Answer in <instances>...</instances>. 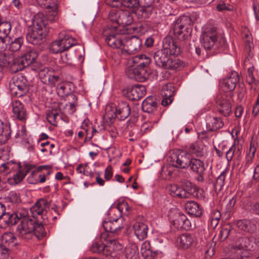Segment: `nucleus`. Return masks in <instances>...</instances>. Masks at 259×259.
I'll return each instance as SVG.
<instances>
[{
	"label": "nucleus",
	"mask_w": 259,
	"mask_h": 259,
	"mask_svg": "<svg viewBox=\"0 0 259 259\" xmlns=\"http://www.w3.org/2000/svg\"><path fill=\"white\" fill-rule=\"evenodd\" d=\"M49 205L47 200L41 198L31 207L30 212L33 218H24L17 228L16 234L20 239L27 241L32 238L35 226L37 222L39 221V218L45 223H48L46 213Z\"/></svg>",
	"instance_id": "nucleus-1"
},
{
	"label": "nucleus",
	"mask_w": 259,
	"mask_h": 259,
	"mask_svg": "<svg viewBox=\"0 0 259 259\" xmlns=\"http://www.w3.org/2000/svg\"><path fill=\"white\" fill-rule=\"evenodd\" d=\"M49 27L44 14L38 13L34 16L32 25L27 30L26 39L33 45H41L48 34Z\"/></svg>",
	"instance_id": "nucleus-2"
},
{
	"label": "nucleus",
	"mask_w": 259,
	"mask_h": 259,
	"mask_svg": "<svg viewBox=\"0 0 259 259\" xmlns=\"http://www.w3.org/2000/svg\"><path fill=\"white\" fill-rule=\"evenodd\" d=\"M133 62L137 64V66L128 69L126 71L128 77L140 82L145 81L148 77L147 69L151 59L145 55H140L134 57Z\"/></svg>",
	"instance_id": "nucleus-3"
},
{
	"label": "nucleus",
	"mask_w": 259,
	"mask_h": 259,
	"mask_svg": "<svg viewBox=\"0 0 259 259\" xmlns=\"http://www.w3.org/2000/svg\"><path fill=\"white\" fill-rule=\"evenodd\" d=\"M76 44V40L66 35L65 31L59 34L58 39L53 41L50 46L51 51L54 54L62 53Z\"/></svg>",
	"instance_id": "nucleus-4"
},
{
	"label": "nucleus",
	"mask_w": 259,
	"mask_h": 259,
	"mask_svg": "<svg viewBox=\"0 0 259 259\" xmlns=\"http://www.w3.org/2000/svg\"><path fill=\"white\" fill-rule=\"evenodd\" d=\"M38 55L34 50H29L24 55L17 59L14 58L12 62L11 71L16 73L23 70L25 67L31 64L37 58Z\"/></svg>",
	"instance_id": "nucleus-5"
},
{
	"label": "nucleus",
	"mask_w": 259,
	"mask_h": 259,
	"mask_svg": "<svg viewBox=\"0 0 259 259\" xmlns=\"http://www.w3.org/2000/svg\"><path fill=\"white\" fill-rule=\"evenodd\" d=\"M187 19L189 18L183 17L178 19L174 26V34L181 40L187 39L191 33L192 29L187 27L183 23Z\"/></svg>",
	"instance_id": "nucleus-6"
},
{
	"label": "nucleus",
	"mask_w": 259,
	"mask_h": 259,
	"mask_svg": "<svg viewBox=\"0 0 259 259\" xmlns=\"http://www.w3.org/2000/svg\"><path fill=\"white\" fill-rule=\"evenodd\" d=\"M217 40V28L214 27L206 28L201 36V43L205 49L209 50Z\"/></svg>",
	"instance_id": "nucleus-7"
},
{
	"label": "nucleus",
	"mask_w": 259,
	"mask_h": 259,
	"mask_svg": "<svg viewBox=\"0 0 259 259\" xmlns=\"http://www.w3.org/2000/svg\"><path fill=\"white\" fill-rule=\"evenodd\" d=\"M171 165L179 168L189 167L191 158L186 151H180L175 152L171 156Z\"/></svg>",
	"instance_id": "nucleus-8"
},
{
	"label": "nucleus",
	"mask_w": 259,
	"mask_h": 259,
	"mask_svg": "<svg viewBox=\"0 0 259 259\" xmlns=\"http://www.w3.org/2000/svg\"><path fill=\"white\" fill-rule=\"evenodd\" d=\"M133 225V229L135 235L140 240H143L147 237L148 226L145 223V220L143 216H137Z\"/></svg>",
	"instance_id": "nucleus-9"
},
{
	"label": "nucleus",
	"mask_w": 259,
	"mask_h": 259,
	"mask_svg": "<svg viewBox=\"0 0 259 259\" xmlns=\"http://www.w3.org/2000/svg\"><path fill=\"white\" fill-rule=\"evenodd\" d=\"M142 46L141 40L136 36H127L124 38L123 50L129 54H135L139 51Z\"/></svg>",
	"instance_id": "nucleus-10"
},
{
	"label": "nucleus",
	"mask_w": 259,
	"mask_h": 259,
	"mask_svg": "<svg viewBox=\"0 0 259 259\" xmlns=\"http://www.w3.org/2000/svg\"><path fill=\"white\" fill-rule=\"evenodd\" d=\"M216 107L219 113L225 116H229L232 112L231 104L227 99L225 94L217 96Z\"/></svg>",
	"instance_id": "nucleus-11"
},
{
	"label": "nucleus",
	"mask_w": 259,
	"mask_h": 259,
	"mask_svg": "<svg viewBox=\"0 0 259 259\" xmlns=\"http://www.w3.org/2000/svg\"><path fill=\"white\" fill-rule=\"evenodd\" d=\"M162 43V49L167 52L170 56H178L181 54L182 52L181 48L171 36H166L163 39Z\"/></svg>",
	"instance_id": "nucleus-12"
},
{
	"label": "nucleus",
	"mask_w": 259,
	"mask_h": 259,
	"mask_svg": "<svg viewBox=\"0 0 259 259\" xmlns=\"http://www.w3.org/2000/svg\"><path fill=\"white\" fill-rule=\"evenodd\" d=\"M123 218L121 217L113 220L104 221L103 226L107 233H116L124 228Z\"/></svg>",
	"instance_id": "nucleus-13"
},
{
	"label": "nucleus",
	"mask_w": 259,
	"mask_h": 259,
	"mask_svg": "<svg viewBox=\"0 0 259 259\" xmlns=\"http://www.w3.org/2000/svg\"><path fill=\"white\" fill-rule=\"evenodd\" d=\"M193 172L198 175L196 180L199 182L204 181V174L205 167L203 161L197 158H191L189 167Z\"/></svg>",
	"instance_id": "nucleus-14"
},
{
	"label": "nucleus",
	"mask_w": 259,
	"mask_h": 259,
	"mask_svg": "<svg viewBox=\"0 0 259 259\" xmlns=\"http://www.w3.org/2000/svg\"><path fill=\"white\" fill-rule=\"evenodd\" d=\"M171 222L173 226L177 230H189L191 228L190 221L185 214L180 212L175 213Z\"/></svg>",
	"instance_id": "nucleus-15"
},
{
	"label": "nucleus",
	"mask_w": 259,
	"mask_h": 259,
	"mask_svg": "<svg viewBox=\"0 0 259 259\" xmlns=\"http://www.w3.org/2000/svg\"><path fill=\"white\" fill-rule=\"evenodd\" d=\"M146 88L141 84H136L127 89L126 96L131 101H138L146 94Z\"/></svg>",
	"instance_id": "nucleus-16"
},
{
	"label": "nucleus",
	"mask_w": 259,
	"mask_h": 259,
	"mask_svg": "<svg viewBox=\"0 0 259 259\" xmlns=\"http://www.w3.org/2000/svg\"><path fill=\"white\" fill-rule=\"evenodd\" d=\"M12 106L14 117L21 121H26L27 113L22 103L18 100H15L13 102Z\"/></svg>",
	"instance_id": "nucleus-17"
},
{
	"label": "nucleus",
	"mask_w": 259,
	"mask_h": 259,
	"mask_svg": "<svg viewBox=\"0 0 259 259\" xmlns=\"http://www.w3.org/2000/svg\"><path fill=\"white\" fill-rule=\"evenodd\" d=\"M0 48V71L3 67H9L11 70L12 62L14 61V55L5 48V45L2 44Z\"/></svg>",
	"instance_id": "nucleus-18"
},
{
	"label": "nucleus",
	"mask_w": 259,
	"mask_h": 259,
	"mask_svg": "<svg viewBox=\"0 0 259 259\" xmlns=\"http://www.w3.org/2000/svg\"><path fill=\"white\" fill-rule=\"evenodd\" d=\"M239 81V77L238 73L233 72L229 77L223 80L221 82L222 88L225 92H231L235 89Z\"/></svg>",
	"instance_id": "nucleus-19"
},
{
	"label": "nucleus",
	"mask_w": 259,
	"mask_h": 259,
	"mask_svg": "<svg viewBox=\"0 0 259 259\" xmlns=\"http://www.w3.org/2000/svg\"><path fill=\"white\" fill-rule=\"evenodd\" d=\"M101 238L102 240H105L108 243L107 247H109V250L111 251V253L108 254V257H113L116 255V252L121 250L122 248V245L116 240L110 239L108 234H102Z\"/></svg>",
	"instance_id": "nucleus-20"
},
{
	"label": "nucleus",
	"mask_w": 259,
	"mask_h": 259,
	"mask_svg": "<svg viewBox=\"0 0 259 259\" xmlns=\"http://www.w3.org/2000/svg\"><path fill=\"white\" fill-rule=\"evenodd\" d=\"M106 4L112 7L119 8L121 6L136 9L138 8V0H105Z\"/></svg>",
	"instance_id": "nucleus-21"
},
{
	"label": "nucleus",
	"mask_w": 259,
	"mask_h": 259,
	"mask_svg": "<svg viewBox=\"0 0 259 259\" xmlns=\"http://www.w3.org/2000/svg\"><path fill=\"white\" fill-rule=\"evenodd\" d=\"M11 28V24L9 22H3L0 24V45L3 46L2 44L5 45L6 49H7V43L10 42V37L9 35Z\"/></svg>",
	"instance_id": "nucleus-22"
},
{
	"label": "nucleus",
	"mask_w": 259,
	"mask_h": 259,
	"mask_svg": "<svg viewBox=\"0 0 259 259\" xmlns=\"http://www.w3.org/2000/svg\"><path fill=\"white\" fill-rule=\"evenodd\" d=\"M120 34L112 33L107 36L105 41L107 45L113 49H123L124 39H122Z\"/></svg>",
	"instance_id": "nucleus-23"
},
{
	"label": "nucleus",
	"mask_w": 259,
	"mask_h": 259,
	"mask_svg": "<svg viewBox=\"0 0 259 259\" xmlns=\"http://www.w3.org/2000/svg\"><path fill=\"white\" fill-rule=\"evenodd\" d=\"M130 112L131 110L128 104L126 102H121L116 107L115 114L116 118L121 120H124L128 117Z\"/></svg>",
	"instance_id": "nucleus-24"
},
{
	"label": "nucleus",
	"mask_w": 259,
	"mask_h": 259,
	"mask_svg": "<svg viewBox=\"0 0 259 259\" xmlns=\"http://www.w3.org/2000/svg\"><path fill=\"white\" fill-rule=\"evenodd\" d=\"M170 56L168 54L167 52L162 49L158 50L153 54V59L157 66L163 67Z\"/></svg>",
	"instance_id": "nucleus-25"
},
{
	"label": "nucleus",
	"mask_w": 259,
	"mask_h": 259,
	"mask_svg": "<svg viewBox=\"0 0 259 259\" xmlns=\"http://www.w3.org/2000/svg\"><path fill=\"white\" fill-rule=\"evenodd\" d=\"M18 217L15 212H6L0 220V226L1 228H6L16 225L18 222Z\"/></svg>",
	"instance_id": "nucleus-26"
},
{
	"label": "nucleus",
	"mask_w": 259,
	"mask_h": 259,
	"mask_svg": "<svg viewBox=\"0 0 259 259\" xmlns=\"http://www.w3.org/2000/svg\"><path fill=\"white\" fill-rule=\"evenodd\" d=\"M11 91L16 97H21L28 93V88L24 83L17 81L11 85Z\"/></svg>",
	"instance_id": "nucleus-27"
},
{
	"label": "nucleus",
	"mask_w": 259,
	"mask_h": 259,
	"mask_svg": "<svg viewBox=\"0 0 259 259\" xmlns=\"http://www.w3.org/2000/svg\"><path fill=\"white\" fill-rule=\"evenodd\" d=\"M157 102L154 97L149 96L142 103V107L144 112L152 113L157 109Z\"/></svg>",
	"instance_id": "nucleus-28"
},
{
	"label": "nucleus",
	"mask_w": 259,
	"mask_h": 259,
	"mask_svg": "<svg viewBox=\"0 0 259 259\" xmlns=\"http://www.w3.org/2000/svg\"><path fill=\"white\" fill-rule=\"evenodd\" d=\"M236 224L240 230L250 233H253L256 229L255 224L248 220H238L236 221Z\"/></svg>",
	"instance_id": "nucleus-29"
},
{
	"label": "nucleus",
	"mask_w": 259,
	"mask_h": 259,
	"mask_svg": "<svg viewBox=\"0 0 259 259\" xmlns=\"http://www.w3.org/2000/svg\"><path fill=\"white\" fill-rule=\"evenodd\" d=\"M91 250L94 253H102L107 257L108 254L111 253L107 245H105L101 241L93 242L91 247Z\"/></svg>",
	"instance_id": "nucleus-30"
},
{
	"label": "nucleus",
	"mask_w": 259,
	"mask_h": 259,
	"mask_svg": "<svg viewBox=\"0 0 259 259\" xmlns=\"http://www.w3.org/2000/svg\"><path fill=\"white\" fill-rule=\"evenodd\" d=\"M185 209L187 212L196 217H200L202 211L198 203L194 201H188L185 204Z\"/></svg>",
	"instance_id": "nucleus-31"
},
{
	"label": "nucleus",
	"mask_w": 259,
	"mask_h": 259,
	"mask_svg": "<svg viewBox=\"0 0 259 259\" xmlns=\"http://www.w3.org/2000/svg\"><path fill=\"white\" fill-rule=\"evenodd\" d=\"M11 130L10 124L0 120V143L4 144L10 138Z\"/></svg>",
	"instance_id": "nucleus-32"
},
{
	"label": "nucleus",
	"mask_w": 259,
	"mask_h": 259,
	"mask_svg": "<svg viewBox=\"0 0 259 259\" xmlns=\"http://www.w3.org/2000/svg\"><path fill=\"white\" fill-rule=\"evenodd\" d=\"M182 188L184 191V198H189L191 196L197 195L198 188L189 181H185L183 182Z\"/></svg>",
	"instance_id": "nucleus-33"
},
{
	"label": "nucleus",
	"mask_w": 259,
	"mask_h": 259,
	"mask_svg": "<svg viewBox=\"0 0 259 259\" xmlns=\"http://www.w3.org/2000/svg\"><path fill=\"white\" fill-rule=\"evenodd\" d=\"M118 24L124 27L131 25L133 21L132 16L128 11L119 10L118 14Z\"/></svg>",
	"instance_id": "nucleus-34"
},
{
	"label": "nucleus",
	"mask_w": 259,
	"mask_h": 259,
	"mask_svg": "<svg viewBox=\"0 0 259 259\" xmlns=\"http://www.w3.org/2000/svg\"><path fill=\"white\" fill-rule=\"evenodd\" d=\"M51 168V167L49 165H41L38 166L37 168L33 170L30 176L27 178L28 182L30 184H36L38 183V179L39 172L42 169L48 170Z\"/></svg>",
	"instance_id": "nucleus-35"
},
{
	"label": "nucleus",
	"mask_w": 259,
	"mask_h": 259,
	"mask_svg": "<svg viewBox=\"0 0 259 259\" xmlns=\"http://www.w3.org/2000/svg\"><path fill=\"white\" fill-rule=\"evenodd\" d=\"M42 224H47V223H45L43 220L39 218V221L37 222L33 232V235H35L38 240L41 239L47 235V232Z\"/></svg>",
	"instance_id": "nucleus-36"
},
{
	"label": "nucleus",
	"mask_w": 259,
	"mask_h": 259,
	"mask_svg": "<svg viewBox=\"0 0 259 259\" xmlns=\"http://www.w3.org/2000/svg\"><path fill=\"white\" fill-rule=\"evenodd\" d=\"M16 241V237L11 232H6L2 236V244H4L6 246H15L17 244Z\"/></svg>",
	"instance_id": "nucleus-37"
},
{
	"label": "nucleus",
	"mask_w": 259,
	"mask_h": 259,
	"mask_svg": "<svg viewBox=\"0 0 259 259\" xmlns=\"http://www.w3.org/2000/svg\"><path fill=\"white\" fill-rule=\"evenodd\" d=\"M183 62L179 59H173L169 57L168 61L166 62L162 68L170 70H176L181 68Z\"/></svg>",
	"instance_id": "nucleus-38"
},
{
	"label": "nucleus",
	"mask_w": 259,
	"mask_h": 259,
	"mask_svg": "<svg viewBox=\"0 0 259 259\" xmlns=\"http://www.w3.org/2000/svg\"><path fill=\"white\" fill-rule=\"evenodd\" d=\"M224 122L220 117H213L207 123V127L210 131H216L222 128Z\"/></svg>",
	"instance_id": "nucleus-39"
},
{
	"label": "nucleus",
	"mask_w": 259,
	"mask_h": 259,
	"mask_svg": "<svg viewBox=\"0 0 259 259\" xmlns=\"http://www.w3.org/2000/svg\"><path fill=\"white\" fill-rule=\"evenodd\" d=\"M138 255V248L135 244H131L125 247V257L126 259H137Z\"/></svg>",
	"instance_id": "nucleus-40"
},
{
	"label": "nucleus",
	"mask_w": 259,
	"mask_h": 259,
	"mask_svg": "<svg viewBox=\"0 0 259 259\" xmlns=\"http://www.w3.org/2000/svg\"><path fill=\"white\" fill-rule=\"evenodd\" d=\"M179 240L180 246L184 249L189 248L194 241L191 235L188 233L181 235L179 238Z\"/></svg>",
	"instance_id": "nucleus-41"
},
{
	"label": "nucleus",
	"mask_w": 259,
	"mask_h": 259,
	"mask_svg": "<svg viewBox=\"0 0 259 259\" xmlns=\"http://www.w3.org/2000/svg\"><path fill=\"white\" fill-rule=\"evenodd\" d=\"M187 153L196 156L201 157L204 155L203 148L197 143L191 144L187 148Z\"/></svg>",
	"instance_id": "nucleus-42"
},
{
	"label": "nucleus",
	"mask_w": 259,
	"mask_h": 259,
	"mask_svg": "<svg viewBox=\"0 0 259 259\" xmlns=\"http://www.w3.org/2000/svg\"><path fill=\"white\" fill-rule=\"evenodd\" d=\"M48 9V13L47 16H45L46 20L48 22L50 21H54L57 20V4L53 3V6L48 5L46 7Z\"/></svg>",
	"instance_id": "nucleus-43"
},
{
	"label": "nucleus",
	"mask_w": 259,
	"mask_h": 259,
	"mask_svg": "<svg viewBox=\"0 0 259 259\" xmlns=\"http://www.w3.org/2000/svg\"><path fill=\"white\" fill-rule=\"evenodd\" d=\"M169 192L170 195L179 198H184V191L182 187H179L177 184H172L169 186Z\"/></svg>",
	"instance_id": "nucleus-44"
},
{
	"label": "nucleus",
	"mask_w": 259,
	"mask_h": 259,
	"mask_svg": "<svg viewBox=\"0 0 259 259\" xmlns=\"http://www.w3.org/2000/svg\"><path fill=\"white\" fill-rule=\"evenodd\" d=\"M27 131L25 126H22L15 135V138L17 139V142H21L22 144H29V142L27 138Z\"/></svg>",
	"instance_id": "nucleus-45"
},
{
	"label": "nucleus",
	"mask_w": 259,
	"mask_h": 259,
	"mask_svg": "<svg viewBox=\"0 0 259 259\" xmlns=\"http://www.w3.org/2000/svg\"><path fill=\"white\" fill-rule=\"evenodd\" d=\"M119 14V10H113L110 11L108 15V19L112 23V25L109 29L115 30L119 26L118 24V14Z\"/></svg>",
	"instance_id": "nucleus-46"
},
{
	"label": "nucleus",
	"mask_w": 259,
	"mask_h": 259,
	"mask_svg": "<svg viewBox=\"0 0 259 259\" xmlns=\"http://www.w3.org/2000/svg\"><path fill=\"white\" fill-rule=\"evenodd\" d=\"M60 82H61V78L59 76L55 74L54 70H53L52 73H50L49 76L47 78L46 81L45 80L42 83L52 88L55 87L57 83Z\"/></svg>",
	"instance_id": "nucleus-47"
},
{
	"label": "nucleus",
	"mask_w": 259,
	"mask_h": 259,
	"mask_svg": "<svg viewBox=\"0 0 259 259\" xmlns=\"http://www.w3.org/2000/svg\"><path fill=\"white\" fill-rule=\"evenodd\" d=\"M244 239L243 238H239L238 241L240 243L238 245L236 244L234 248L235 250V253L236 254V257L232 259H241L243 255V253L245 252L244 250L246 246L244 244H242V242L244 241ZM230 259V258H228Z\"/></svg>",
	"instance_id": "nucleus-48"
},
{
	"label": "nucleus",
	"mask_w": 259,
	"mask_h": 259,
	"mask_svg": "<svg viewBox=\"0 0 259 259\" xmlns=\"http://www.w3.org/2000/svg\"><path fill=\"white\" fill-rule=\"evenodd\" d=\"M59 116V112L56 109H52L48 111L46 118L48 122L54 126H57V118Z\"/></svg>",
	"instance_id": "nucleus-49"
},
{
	"label": "nucleus",
	"mask_w": 259,
	"mask_h": 259,
	"mask_svg": "<svg viewBox=\"0 0 259 259\" xmlns=\"http://www.w3.org/2000/svg\"><path fill=\"white\" fill-rule=\"evenodd\" d=\"M70 97L72 101L66 105V109L69 114H72L75 112L76 107L78 105L77 97L74 94H71Z\"/></svg>",
	"instance_id": "nucleus-50"
},
{
	"label": "nucleus",
	"mask_w": 259,
	"mask_h": 259,
	"mask_svg": "<svg viewBox=\"0 0 259 259\" xmlns=\"http://www.w3.org/2000/svg\"><path fill=\"white\" fill-rule=\"evenodd\" d=\"M174 92V88L172 84L169 83L163 85L161 95L162 97H165L166 98L173 97Z\"/></svg>",
	"instance_id": "nucleus-51"
},
{
	"label": "nucleus",
	"mask_w": 259,
	"mask_h": 259,
	"mask_svg": "<svg viewBox=\"0 0 259 259\" xmlns=\"http://www.w3.org/2000/svg\"><path fill=\"white\" fill-rule=\"evenodd\" d=\"M226 174V172L225 171H223L217 178L215 183L213 184V187L216 192L220 191L224 186Z\"/></svg>",
	"instance_id": "nucleus-52"
},
{
	"label": "nucleus",
	"mask_w": 259,
	"mask_h": 259,
	"mask_svg": "<svg viewBox=\"0 0 259 259\" xmlns=\"http://www.w3.org/2000/svg\"><path fill=\"white\" fill-rule=\"evenodd\" d=\"M231 231V226L229 225L224 226L220 231L218 235V239L220 241H225L228 237L230 231Z\"/></svg>",
	"instance_id": "nucleus-53"
},
{
	"label": "nucleus",
	"mask_w": 259,
	"mask_h": 259,
	"mask_svg": "<svg viewBox=\"0 0 259 259\" xmlns=\"http://www.w3.org/2000/svg\"><path fill=\"white\" fill-rule=\"evenodd\" d=\"M257 146V142H255L253 140H252L250 142L249 151L246 156V160L247 162H250L251 161L252 159L254 156Z\"/></svg>",
	"instance_id": "nucleus-54"
},
{
	"label": "nucleus",
	"mask_w": 259,
	"mask_h": 259,
	"mask_svg": "<svg viewBox=\"0 0 259 259\" xmlns=\"http://www.w3.org/2000/svg\"><path fill=\"white\" fill-rule=\"evenodd\" d=\"M216 10L219 12H224L226 11H232L233 6L228 3H226L223 0H219L216 6Z\"/></svg>",
	"instance_id": "nucleus-55"
},
{
	"label": "nucleus",
	"mask_w": 259,
	"mask_h": 259,
	"mask_svg": "<svg viewBox=\"0 0 259 259\" xmlns=\"http://www.w3.org/2000/svg\"><path fill=\"white\" fill-rule=\"evenodd\" d=\"M23 38L22 37H18L15 39V40L11 42L10 44V49L13 54L12 52H16L20 49L23 44Z\"/></svg>",
	"instance_id": "nucleus-56"
},
{
	"label": "nucleus",
	"mask_w": 259,
	"mask_h": 259,
	"mask_svg": "<svg viewBox=\"0 0 259 259\" xmlns=\"http://www.w3.org/2000/svg\"><path fill=\"white\" fill-rule=\"evenodd\" d=\"M247 82L251 85V88L256 89L257 87V81L253 75V68H249L248 69V75L246 78Z\"/></svg>",
	"instance_id": "nucleus-57"
},
{
	"label": "nucleus",
	"mask_w": 259,
	"mask_h": 259,
	"mask_svg": "<svg viewBox=\"0 0 259 259\" xmlns=\"http://www.w3.org/2000/svg\"><path fill=\"white\" fill-rule=\"evenodd\" d=\"M53 69H49L47 67L41 68L38 72V75L40 79L42 82L45 80L46 81L47 78L49 76L50 73H52Z\"/></svg>",
	"instance_id": "nucleus-58"
},
{
	"label": "nucleus",
	"mask_w": 259,
	"mask_h": 259,
	"mask_svg": "<svg viewBox=\"0 0 259 259\" xmlns=\"http://www.w3.org/2000/svg\"><path fill=\"white\" fill-rule=\"evenodd\" d=\"M67 84L64 82H58V84L57 87V92L58 94L60 96H63L68 94V92L67 90Z\"/></svg>",
	"instance_id": "nucleus-59"
},
{
	"label": "nucleus",
	"mask_w": 259,
	"mask_h": 259,
	"mask_svg": "<svg viewBox=\"0 0 259 259\" xmlns=\"http://www.w3.org/2000/svg\"><path fill=\"white\" fill-rule=\"evenodd\" d=\"M118 210L120 212L121 214H127L128 209L130 208L127 202H122L119 203L116 207Z\"/></svg>",
	"instance_id": "nucleus-60"
},
{
	"label": "nucleus",
	"mask_w": 259,
	"mask_h": 259,
	"mask_svg": "<svg viewBox=\"0 0 259 259\" xmlns=\"http://www.w3.org/2000/svg\"><path fill=\"white\" fill-rule=\"evenodd\" d=\"M215 248L213 242L208 243L206 245L205 250V256L206 257H210L214 253Z\"/></svg>",
	"instance_id": "nucleus-61"
},
{
	"label": "nucleus",
	"mask_w": 259,
	"mask_h": 259,
	"mask_svg": "<svg viewBox=\"0 0 259 259\" xmlns=\"http://www.w3.org/2000/svg\"><path fill=\"white\" fill-rule=\"evenodd\" d=\"M246 90L243 83L239 84L237 90V98L239 101H242L245 97Z\"/></svg>",
	"instance_id": "nucleus-62"
},
{
	"label": "nucleus",
	"mask_w": 259,
	"mask_h": 259,
	"mask_svg": "<svg viewBox=\"0 0 259 259\" xmlns=\"http://www.w3.org/2000/svg\"><path fill=\"white\" fill-rule=\"evenodd\" d=\"M10 201L13 203H17L20 202V195L15 191H11L8 196Z\"/></svg>",
	"instance_id": "nucleus-63"
},
{
	"label": "nucleus",
	"mask_w": 259,
	"mask_h": 259,
	"mask_svg": "<svg viewBox=\"0 0 259 259\" xmlns=\"http://www.w3.org/2000/svg\"><path fill=\"white\" fill-rule=\"evenodd\" d=\"M10 249L4 244H0V257L2 259H7L9 255Z\"/></svg>",
	"instance_id": "nucleus-64"
}]
</instances>
